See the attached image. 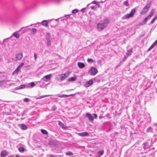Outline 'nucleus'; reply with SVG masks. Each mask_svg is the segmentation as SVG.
<instances>
[{
	"instance_id": "nucleus-20",
	"label": "nucleus",
	"mask_w": 157,
	"mask_h": 157,
	"mask_svg": "<svg viewBox=\"0 0 157 157\" xmlns=\"http://www.w3.org/2000/svg\"><path fill=\"white\" fill-rule=\"evenodd\" d=\"M12 35L17 38H18L19 37V34L18 33V32L17 31L14 33Z\"/></svg>"
},
{
	"instance_id": "nucleus-59",
	"label": "nucleus",
	"mask_w": 157,
	"mask_h": 157,
	"mask_svg": "<svg viewBox=\"0 0 157 157\" xmlns=\"http://www.w3.org/2000/svg\"><path fill=\"white\" fill-rule=\"evenodd\" d=\"M108 123H109V122H105V123H103V124H104V125H105V124H108Z\"/></svg>"
},
{
	"instance_id": "nucleus-39",
	"label": "nucleus",
	"mask_w": 157,
	"mask_h": 157,
	"mask_svg": "<svg viewBox=\"0 0 157 157\" xmlns=\"http://www.w3.org/2000/svg\"><path fill=\"white\" fill-rule=\"evenodd\" d=\"M30 101V99L28 98H25L24 99V101L25 102H28Z\"/></svg>"
},
{
	"instance_id": "nucleus-10",
	"label": "nucleus",
	"mask_w": 157,
	"mask_h": 157,
	"mask_svg": "<svg viewBox=\"0 0 157 157\" xmlns=\"http://www.w3.org/2000/svg\"><path fill=\"white\" fill-rule=\"evenodd\" d=\"M19 127L22 130H25L27 128V126L25 125L24 124H19L18 125Z\"/></svg>"
},
{
	"instance_id": "nucleus-24",
	"label": "nucleus",
	"mask_w": 157,
	"mask_h": 157,
	"mask_svg": "<svg viewBox=\"0 0 157 157\" xmlns=\"http://www.w3.org/2000/svg\"><path fill=\"white\" fill-rule=\"evenodd\" d=\"M41 132L43 134L45 135H47L48 133V132L46 130L44 129H41Z\"/></svg>"
},
{
	"instance_id": "nucleus-25",
	"label": "nucleus",
	"mask_w": 157,
	"mask_h": 157,
	"mask_svg": "<svg viewBox=\"0 0 157 157\" xmlns=\"http://www.w3.org/2000/svg\"><path fill=\"white\" fill-rule=\"evenodd\" d=\"M59 125L60 127H61V128H64V124L62 122H61L60 121H59Z\"/></svg>"
},
{
	"instance_id": "nucleus-26",
	"label": "nucleus",
	"mask_w": 157,
	"mask_h": 157,
	"mask_svg": "<svg viewBox=\"0 0 157 157\" xmlns=\"http://www.w3.org/2000/svg\"><path fill=\"white\" fill-rule=\"evenodd\" d=\"M123 5L126 6H129V4L128 3V0H127L126 1L124 2H123Z\"/></svg>"
},
{
	"instance_id": "nucleus-35",
	"label": "nucleus",
	"mask_w": 157,
	"mask_h": 157,
	"mask_svg": "<svg viewBox=\"0 0 157 157\" xmlns=\"http://www.w3.org/2000/svg\"><path fill=\"white\" fill-rule=\"evenodd\" d=\"M128 57L126 55L124 56V57L123 58L122 60L121 61H122V63L125 61V60L127 58H128Z\"/></svg>"
},
{
	"instance_id": "nucleus-4",
	"label": "nucleus",
	"mask_w": 157,
	"mask_h": 157,
	"mask_svg": "<svg viewBox=\"0 0 157 157\" xmlns=\"http://www.w3.org/2000/svg\"><path fill=\"white\" fill-rule=\"evenodd\" d=\"M98 72L97 68L94 67H92L89 70L88 73L91 75H94Z\"/></svg>"
},
{
	"instance_id": "nucleus-37",
	"label": "nucleus",
	"mask_w": 157,
	"mask_h": 157,
	"mask_svg": "<svg viewBox=\"0 0 157 157\" xmlns=\"http://www.w3.org/2000/svg\"><path fill=\"white\" fill-rule=\"evenodd\" d=\"M122 61H121L118 64H117V65H116V67H115V68H118L121 65V64H122Z\"/></svg>"
},
{
	"instance_id": "nucleus-32",
	"label": "nucleus",
	"mask_w": 157,
	"mask_h": 157,
	"mask_svg": "<svg viewBox=\"0 0 157 157\" xmlns=\"http://www.w3.org/2000/svg\"><path fill=\"white\" fill-rule=\"evenodd\" d=\"M57 95V97H60V98H63V97L66 98V97H68V96H67V95H65V94H63L61 96V95H60L59 94H58Z\"/></svg>"
},
{
	"instance_id": "nucleus-2",
	"label": "nucleus",
	"mask_w": 157,
	"mask_h": 157,
	"mask_svg": "<svg viewBox=\"0 0 157 157\" xmlns=\"http://www.w3.org/2000/svg\"><path fill=\"white\" fill-rule=\"evenodd\" d=\"M147 132H153V133L157 132V123L154 124L153 125V128L149 127L147 129Z\"/></svg>"
},
{
	"instance_id": "nucleus-7",
	"label": "nucleus",
	"mask_w": 157,
	"mask_h": 157,
	"mask_svg": "<svg viewBox=\"0 0 157 157\" xmlns=\"http://www.w3.org/2000/svg\"><path fill=\"white\" fill-rule=\"evenodd\" d=\"M150 6V4H148L145 6L142 10V13H146L148 11L149 8Z\"/></svg>"
},
{
	"instance_id": "nucleus-17",
	"label": "nucleus",
	"mask_w": 157,
	"mask_h": 157,
	"mask_svg": "<svg viewBox=\"0 0 157 157\" xmlns=\"http://www.w3.org/2000/svg\"><path fill=\"white\" fill-rule=\"evenodd\" d=\"M78 134L81 136H88L89 134L87 132H84L79 133Z\"/></svg>"
},
{
	"instance_id": "nucleus-19",
	"label": "nucleus",
	"mask_w": 157,
	"mask_h": 157,
	"mask_svg": "<svg viewBox=\"0 0 157 157\" xmlns=\"http://www.w3.org/2000/svg\"><path fill=\"white\" fill-rule=\"evenodd\" d=\"M157 44L155 42H154L147 50V51H149Z\"/></svg>"
},
{
	"instance_id": "nucleus-9",
	"label": "nucleus",
	"mask_w": 157,
	"mask_h": 157,
	"mask_svg": "<svg viewBox=\"0 0 157 157\" xmlns=\"http://www.w3.org/2000/svg\"><path fill=\"white\" fill-rule=\"evenodd\" d=\"M93 83V80L92 79H90V80L87 81L84 84V86L86 87H88L91 85Z\"/></svg>"
},
{
	"instance_id": "nucleus-55",
	"label": "nucleus",
	"mask_w": 157,
	"mask_h": 157,
	"mask_svg": "<svg viewBox=\"0 0 157 157\" xmlns=\"http://www.w3.org/2000/svg\"><path fill=\"white\" fill-rule=\"evenodd\" d=\"M75 95V94H71L69 95H67V96L68 97H69V96H74Z\"/></svg>"
},
{
	"instance_id": "nucleus-64",
	"label": "nucleus",
	"mask_w": 157,
	"mask_h": 157,
	"mask_svg": "<svg viewBox=\"0 0 157 157\" xmlns=\"http://www.w3.org/2000/svg\"><path fill=\"white\" fill-rule=\"evenodd\" d=\"M90 4H88L87 5V6H88Z\"/></svg>"
},
{
	"instance_id": "nucleus-42",
	"label": "nucleus",
	"mask_w": 157,
	"mask_h": 157,
	"mask_svg": "<svg viewBox=\"0 0 157 157\" xmlns=\"http://www.w3.org/2000/svg\"><path fill=\"white\" fill-rule=\"evenodd\" d=\"M24 65V63H21V64L18 66V67H19V68L21 69V67L23 66Z\"/></svg>"
},
{
	"instance_id": "nucleus-44",
	"label": "nucleus",
	"mask_w": 157,
	"mask_h": 157,
	"mask_svg": "<svg viewBox=\"0 0 157 157\" xmlns=\"http://www.w3.org/2000/svg\"><path fill=\"white\" fill-rule=\"evenodd\" d=\"M145 24H146V23H145L143 20L141 22H140L139 24V25H144Z\"/></svg>"
},
{
	"instance_id": "nucleus-54",
	"label": "nucleus",
	"mask_w": 157,
	"mask_h": 157,
	"mask_svg": "<svg viewBox=\"0 0 157 157\" xmlns=\"http://www.w3.org/2000/svg\"><path fill=\"white\" fill-rule=\"evenodd\" d=\"M91 3H94L96 4H97V2L96 1H94L92 2Z\"/></svg>"
},
{
	"instance_id": "nucleus-52",
	"label": "nucleus",
	"mask_w": 157,
	"mask_h": 157,
	"mask_svg": "<svg viewBox=\"0 0 157 157\" xmlns=\"http://www.w3.org/2000/svg\"><path fill=\"white\" fill-rule=\"evenodd\" d=\"M94 81L97 82H99L100 81V80L99 79H97L96 78H94Z\"/></svg>"
},
{
	"instance_id": "nucleus-58",
	"label": "nucleus",
	"mask_w": 157,
	"mask_h": 157,
	"mask_svg": "<svg viewBox=\"0 0 157 157\" xmlns=\"http://www.w3.org/2000/svg\"><path fill=\"white\" fill-rule=\"evenodd\" d=\"M95 7L94 6H91V7H90V8L92 9H94V8Z\"/></svg>"
},
{
	"instance_id": "nucleus-3",
	"label": "nucleus",
	"mask_w": 157,
	"mask_h": 157,
	"mask_svg": "<svg viewBox=\"0 0 157 157\" xmlns=\"http://www.w3.org/2000/svg\"><path fill=\"white\" fill-rule=\"evenodd\" d=\"M70 73L69 71L66 72L64 74L61 75H59L58 76L59 78V80L61 81H63L65 80L66 78L68 77L70 75Z\"/></svg>"
},
{
	"instance_id": "nucleus-61",
	"label": "nucleus",
	"mask_w": 157,
	"mask_h": 157,
	"mask_svg": "<svg viewBox=\"0 0 157 157\" xmlns=\"http://www.w3.org/2000/svg\"><path fill=\"white\" fill-rule=\"evenodd\" d=\"M59 19H60V18H58V19H56V21H58L59 20Z\"/></svg>"
},
{
	"instance_id": "nucleus-27",
	"label": "nucleus",
	"mask_w": 157,
	"mask_h": 157,
	"mask_svg": "<svg viewBox=\"0 0 157 157\" xmlns=\"http://www.w3.org/2000/svg\"><path fill=\"white\" fill-rule=\"evenodd\" d=\"M66 155H67L70 156L73 155V153L71 151H68L66 152Z\"/></svg>"
},
{
	"instance_id": "nucleus-46",
	"label": "nucleus",
	"mask_w": 157,
	"mask_h": 157,
	"mask_svg": "<svg viewBox=\"0 0 157 157\" xmlns=\"http://www.w3.org/2000/svg\"><path fill=\"white\" fill-rule=\"evenodd\" d=\"M150 19V18H148V17H146L144 20H143V21L145 22V23H146L148 19Z\"/></svg>"
},
{
	"instance_id": "nucleus-62",
	"label": "nucleus",
	"mask_w": 157,
	"mask_h": 157,
	"mask_svg": "<svg viewBox=\"0 0 157 157\" xmlns=\"http://www.w3.org/2000/svg\"><path fill=\"white\" fill-rule=\"evenodd\" d=\"M15 157H20V156H19V155H16Z\"/></svg>"
},
{
	"instance_id": "nucleus-40",
	"label": "nucleus",
	"mask_w": 157,
	"mask_h": 157,
	"mask_svg": "<svg viewBox=\"0 0 157 157\" xmlns=\"http://www.w3.org/2000/svg\"><path fill=\"white\" fill-rule=\"evenodd\" d=\"M51 40H47V46L48 47H49L51 45Z\"/></svg>"
},
{
	"instance_id": "nucleus-45",
	"label": "nucleus",
	"mask_w": 157,
	"mask_h": 157,
	"mask_svg": "<svg viewBox=\"0 0 157 157\" xmlns=\"http://www.w3.org/2000/svg\"><path fill=\"white\" fill-rule=\"evenodd\" d=\"M56 108L57 107L56 106L54 105L52 106V109L53 111H54L56 109Z\"/></svg>"
},
{
	"instance_id": "nucleus-1",
	"label": "nucleus",
	"mask_w": 157,
	"mask_h": 157,
	"mask_svg": "<svg viewBox=\"0 0 157 157\" xmlns=\"http://www.w3.org/2000/svg\"><path fill=\"white\" fill-rule=\"evenodd\" d=\"M108 20L107 19H105L104 20L103 22L99 23L97 25L98 28L100 30H102L106 28L108 23Z\"/></svg>"
},
{
	"instance_id": "nucleus-38",
	"label": "nucleus",
	"mask_w": 157,
	"mask_h": 157,
	"mask_svg": "<svg viewBox=\"0 0 157 157\" xmlns=\"http://www.w3.org/2000/svg\"><path fill=\"white\" fill-rule=\"evenodd\" d=\"M30 85L31 87H33L36 85V84L33 82H30Z\"/></svg>"
},
{
	"instance_id": "nucleus-16",
	"label": "nucleus",
	"mask_w": 157,
	"mask_h": 157,
	"mask_svg": "<svg viewBox=\"0 0 157 157\" xmlns=\"http://www.w3.org/2000/svg\"><path fill=\"white\" fill-rule=\"evenodd\" d=\"M20 69L18 67H17V68L13 71V72L12 75H17L18 72L20 70Z\"/></svg>"
},
{
	"instance_id": "nucleus-5",
	"label": "nucleus",
	"mask_w": 157,
	"mask_h": 157,
	"mask_svg": "<svg viewBox=\"0 0 157 157\" xmlns=\"http://www.w3.org/2000/svg\"><path fill=\"white\" fill-rule=\"evenodd\" d=\"M48 20H43L41 22H38L36 24H32L30 25V26H32L33 25H36L38 24H41V25L45 27H47L48 26Z\"/></svg>"
},
{
	"instance_id": "nucleus-50",
	"label": "nucleus",
	"mask_w": 157,
	"mask_h": 157,
	"mask_svg": "<svg viewBox=\"0 0 157 157\" xmlns=\"http://www.w3.org/2000/svg\"><path fill=\"white\" fill-rule=\"evenodd\" d=\"M37 54L36 53H34V59H35V60H36L37 58Z\"/></svg>"
},
{
	"instance_id": "nucleus-36",
	"label": "nucleus",
	"mask_w": 157,
	"mask_h": 157,
	"mask_svg": "<svg viewBox=\"0 0 157 157\" xmlns=\"http://www.w3.org/2000/svg\"><path fill=\"white\" fill-rule=\"evenodd\" d=\"M11 37H12V36H11L9 38L4 39L3 41V43L7 42L8 40L9 39H10Z\"/></svg>"
},
{
	"instance_id": "nucleus-13",
	"label": "nucleus",
	"mask_w": 157,
	"mask_h": 157,
	"mask_svg": "<svg viewBox=\"0 0 157 157\" xmlns=\"http://www.w3.org/2000/svg\"><path fill=\"white\" fill-rule=\"evenodd\" d=\"M8 154L7 152L6 151H2L0 156L1 157H5Z\"/></svg>"
},
{
	"instance_id": "nucleus-51",
	"label": "nucleus",
	"mask_w": 157,
	"mask_h": 157,
	"mask_svg": "<svg viewBox=\"0 0 157 157\" xmlns=\"http://www.w3.org/2000/svg\"><path fill=\"white\" fill-rule=\"evenodd\" d=\"M110 114L109 113H107L105 116V117H108L109 119L111 118V117H109Z\"/></svg>"
},
{
	"instance_id": "nucleus-48",
	"label": "nucleus",
	"mask_w": 157,
	"mask_h": 157,
	"mask_svg": "<svg viewBox=\"0 0 157 157\" xmlns=\"http://www.w3.org/2000/svg\"><path fill=\"white\" fill-rule=\"evenodd\" d=\"M30 87H31L30 83H28V84L26 85L25 88H28Z\"/></svg>"
},
{
	"instance_id": "nucleus-11",
	"label": "nucleus",
	"mask_w": 157,
	"mask_h": 157,
	"mask_svg": "<svg viewBox=\"0 0 157 157\" xmlns=\"http://www.w3.org/2000/svg\"><path fill=\"white\" fill-rule=\"evenodd\" d=\"M86 117L88 118L90 121H92L94 119V117L90 114L87 113L86 114Z\"/></svg>"
},
{
	"instance_id": "nucleus-15",
	"label": "nucleus",
	"mask_w": 157,
	"mask_h": 157,
	"mask_svg": "<svg viewBox=\"0 0 157 157\" xmlns=\"http://www.w3.org/2000/svg\"><path fill=\"white\" fill-rule=\"evenodd\" d=\"M52 75L51 74L45 75L43 78L42 79H43L44 81H46L45 80V79H46L47 80H49L50 79Z\"/></svg>"
},
{
	"instance_id": "nucleus-28",
	"label": "nucleus",
	"mask_w": 157,
	"mask_h": 157,
	"mask_svg": "<svg viewBox=\"0 0 157 157\" xmlns=\"http://www.w3.org/2000/svg\"><path fill=\"white\" fill-rule=\"evenodd\" d=\"M87 61L88 63H94L95 62V61L92 59L88 58L87 59Z\"/></svg>"
},
{
	"instance_id": "nucleus-34",
	"label": "nucleus",
	"mask_w": 157,
	"mask_h": 157,
	"mask_svg": "<svg viewBox=\"0 0 157 157\" xmlns=\"http://www.w3.org/2000/svg\"><path fill=\"white\" fill-rule=\"evenodd\" d=\"M19 151L20 152H24L25 151V148L23 147H20L18 148Z\"/></svg>"
},
{
	"instance_id": "nucleus-31",
	"label": "nucleus",
	"mask_w": 157,
	"mask_h": 157,
	"mask_svg": "<svg viewBox=\"0 0 157 157\" xmlns=\"http://www.w3.org/2000/svg\"><path fill=\"white\" fill-rule=\"evenodd\" d=\"M157 19V16H156L152 19V20L150 22V24H151L155 22V20Z\"/></svg>"
},
{
	"instance_id": "nucleus-33",
	"label": "nucleus",
	"mask_w": 157,
	"mask_h": 157,
	"mask_svg": "<svg viewBox=\"0 0 157 157\" xmlns=\"http://www.w3.org/2000/svg\"><path fill=\"white\" fill-rule=\"evenodd\" d=\"M78 12V10L77 9H75L73 10L72 11V13L73 14H75L76 13Z\"/></svg>"
},
{
	"instance_id": "nucleus-57",
	"label": "nucleus",
	"mask_w": 157,
	"mask_h": 157,
	"mask_svg": "<svg viewBox=\"0 0 157 157\" xmlns=\"http://www.w3.org/2000/svg\"><path fill=\"white\" fill-rule=\"evenodd\" d=\"M104 117L102 116H100L99 117V118L100 119H102V118H103Z\"/></svg>"
},
{
	"instance_id": "nucleus-23",
	"label": "nucleus",
	"mask_w": 157,
	"mask_h": 157,
	"mask_svg": "<svg viewBox=\"0 0 157 157\" xmlns=\"http://www.w3.org/2000/svg\"><path fill=\"white\" fill-rule=\"evenodd\" d=\"M76 79V77H71L69 78L68 79V80L69 81H75Z\"/></svg>"
},
{
	"instance_id": "nucleus-21",
	"label": "nucleus",
	"mask_w": 157,
	"mask_h": 157,
	"mask_svg": "<svg viewBox=\"0 0 157 157\" xmlns=\"http://www.w3.org/2000/svg\"><path fill=\"white\" fill-rule=\"evenodd\" d=\"M51 96V95H45L44 96H39V97L36 98L37 99H40L42 98H45L46 97H49Z\"/></svg>"
},
{
	"instance_id": "nucleus-14",
	"label": "nucleus",
	"mask_w": 157,
	"mask_h": 157,
	"mask_svg": "<svg viewBox=\"0 0 157 157\" xmlns=\"http://www.w3.org/2000/svg\"><path fill=\"white\" fill-rule=\"evenodd\" d=\"M77 65L78 67L80 68H83L85 66V65L83 63L80 62H78L77 63Z\"/></svg>"
},
{
	"instance_id": "nucleus-30",
	"label": "nucleus",
	"mask_w": 157,
	"mask_h": 157,
	"mask_svg": "<svg viewBox=\"0 0 157 157\" xmlns=\"http://www.w3.org/2000/svg\"><path fill=\"white\" fill-rule=\"evenodd\" d=\"M154 12L153 11H151L149 15L147 16L148 18H149L150 19L151 18V17L152 16L153 14H154Z\"/></svg>"
},
{
	"instance_id": "nucleus-6",
	"label": "nucleus",
	"mask_w": 157,
	"mask_h": 157,
	"mask_svg": "<svg viewBox=\"0 0 157 157\" xmlns=\"http://www.w3.org/2000/svg\"><path fill=\"white\" fill-rule=\"evenodd\" d=\"M136 12V9L135 8L132 9L130 13L127 14L125 16V17L126 18H129L132 17L134 15Z\"/></svg>"
},
{
	"instance_id": "nucleus-49",
	"label": "nucleus",
	"mask_w": 157,
	"mask_h": 157,
	"mask_svg": "<svg viewBox=\"0 0 157 157\" xmlns=\"http://www.w3.org/2000/svg\"><path fill=\"white\" fill-rule=\"evenodd\" d=\"M86 9V8H83L81 9V11L82 13H84Z\"/></svg>"
},
{
	"instance_id": "nucleus-53",
	"label": "nucleus",
	"mask_w": 157,
	"mask_h": 157,
	"mask_svg": "<svg viewBox=\"0 0 157 157\" xmlns=\"http://www.w3.org/2000/svg\"><path fill=\"white\" fill-rule=\"evenodd\" d=\"M93 115H94V118L95 119H96L97 118V115L96 114H93Z\"/></svg>"
},
{
	"instance_id": "nucleus-63",
	"label": "nucleus",
	"mask_w": 157,
	"mask_h": 157,
	"mask_svg": "<svg viewBox=\"0 0 157 157\" xmlns=\"http://www.w3.org/2000/svg\"><path fill=\"white\" fill-rule=\"evenodd\" d=\"M8 157H13V156H9Z\"/></svg>"
},
{
	"instance_id": "nucleus-43",
	"label": "nucleus",
	"mask_w": 157,
	"mask_h": 157,
	"mask_svg": "<svg viewBox=\"0 0 157 157\" xmlns=\"http://www.w3.org/2000/svg\"><path fill=\"white\" fill-rule=\"evenodd\" d=\"M32 30L34 34H35L37 31L36 29L35 28H33L32 29Z\"/></svg>"
},
{
	"instance_id": "nucleus-47",
	"label": "nucleus",
	"mask_w": 157,
	"mask_h": 157,
	"mask_svg": "<svg viewBox=\"0 0 157 157\" xmlns=\"http://www.w3.org/2000/svg\"><path fill=\"white\" fill-rule=\"evenodd\" d=\"M4 108L2 105L0 104V111L2 110Z\"/></svg>"
},
{
	"instance_id": "nucleus-60",
	"label": "nucleus",
	"mask_w": 157,
	"mask_h": 157,
	"mask_svg": "<svg viewBox=\"0 0 157 157\" xmlns=\"http://www.w3.org/2000/svg\"><path fill=\"white\" fill-rule=\"evenodd\" d=\"M156 44H157V39L154 42Z\"/></svg>"
},
{
	"instance_id": "nucleus-56",
	"label": "nucleus",
	"mask_w": 157,
	"mask_h": 157,
	"mask_svg": "<svg viewBox=\"0 0 157 157\" xmlns=\"http://www.w3.org/2000/svg\"><path fill=\"white\" fill-rule=\"evenodd\" d=\"M66 17H67V18H69L70 17V15H66L65 16Z\"/></svg>"
},
{
	"instance_id": "nucleus-41",
	"label": "nucleus",
	"mask_w": 157,
	"mask_h": 157,
	"mask_svg": "<svg viewBox=\"0 0 157 157\" xmlns=\"http://www.w3.org/2000/svg\"><path fill=\"white\" fill-rule=\"evenodd\" d=\"M151 121V118L150 116V115L149 114L148 115V118L147 119V122H149Z\"/></svg>"
},
{
	"instance_id": "nucleus-8",
	"label": "nucleus",
	"mask_w": 157,
	"mask_h": 157,
	"mask_svg": "<svg viewBox=\"0 0 157 157\" xmlns=\"http://www.w3.org/2000/svg\"><path fill=\"white\" fill-rule=\"evenodd\" d=\"M23 57V54L22 53H19L15 55V58L16 60H21Z\"/></svg>"
},
{
	"instance_id": "nucleus-22",
	"label": "nucleus",
	"mask_w": 157,
	"mask_h": 157,
	"mask_svg": "<svg viewBox=\"0 0 157 157\" xmlns=\"http://www.w3.org/2000/svg\"><path fill=\"white\" fill-rule=\"evenodd\" d=\"M46 39L47 40H50V34L49 33H47L46 34Z\"/></svg>"
},
{
	"instance_id": "nucleus-12",
	"label": "nucleus",
	"mask_w": 157,
	"mask_h": 157,
	"mask_svg": "<svg viewBox=\"0 0 157 157\" xmlns=\"http://www.w3.org/2000/svg\"><path fill=\"white\" fill-rule=\"evenodd\" d=\"M26 85L25 84L21 85L18 86L17 87L14 88V90H19L25 88Z\"/></svg>"
},
{
	"instance_id": "nucleus-29",
	"label": "nucleus",
	"mask_w": 157,
	"mask_h": 157,
	"mask_svg": "<svg viewBox=\"0 0 157 157\" xmlns=\"http://www.w3.org/2000/svg\"><path fill=\"white\" fill-rule=\"evenodd\" d=\"M104 153V151L103 150H101L98 152V154L100 156L102 155Z\"/></svg>"
},
{
	"instance_id": "nucleus-18",
	"label": "nucleus",
	"mask_w": 157,
	"mask_h": 157,
	"mask_svg": "<svg viewBox=\"0 0 157 157\" xmlns=\"http://www.w3.org/2000/svg\"><path fill=\"white\" fill-rule=\"evenodd\" d=\"M132 52V48H131L129 50L127 51V52L126 53L125 55L128 57L131 54Z\"/></svg>"
}]
</instances>
